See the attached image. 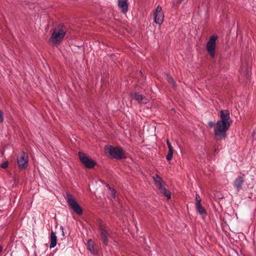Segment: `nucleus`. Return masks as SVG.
<instances>
[{
  "instance_id": "obj_19",
  "label": "nucleus",
  "mask_w": 256,
  "mask_h": 256,
  "mask_svg": "<svg viewBox=\"0 0 256 256\" xmlns=\"http://www.w3.org/2000/svg\"><path fill=\"white\" fill-rule=\"evenodd\" d=\"M173 153H174L173 148L168 149V154L166 156V160H168L170 161V160H172V158Z\"/></svg>"
},
{
  "instance_id": "obj_25",
  "label": "nucleus",
  "mask_w": 256,
  "mask_h": 256,
  "mask_svg": "<svg viewBox=\"0 0 256 256\" xmlns=\"http://www.w3.org/2000/svg\"><path fill=\"white\" fill-rule=\"evenodd\" d=\"M166 144L168 146V149L170 148H172V144L168 140H166Z\"/></svg>"
},
{
  "instance_id": "obj_3",
  "label": "nucleus",
  "mask_w": 256,
  "mask_h": 256,
  "mask_svg": "<svg viewBox=\"0 0 256 256\" xmlns=\"http://www.w3.org/2000/svg\"><path fill=\"white\" fill-rule=\"evenodd\" d=\"M105 150L112 158L120 160L126 158L124 151L120 147L107 145L105 147Z\"/></svg>"
},
{
  "instance_id": "obj_13",
  "label": "nucleus",
  "mask_w": 256,
  "mask_h": 256,
  "mask_svg": "<svg viewBox=\"0 0 256 256\" xmlns=\"http://www.w3.org/2000/svg\"><path fill=\"white\" fill-rule=\"evenodd\" d=\"M131 97L132 99L136 100L138 102H142L144 100V103L146 102V100L145 99L144 97H143L142 95L137 94V93H133L131 94Z\"/></svg>"
},
{
  "instance_id": "obj_28",
  "label": "nucleus",
  "mask_w": 256,
  "mask_h": 256,
  "mask_svg": "<svg viewBox=\"0 0 256 256\" xmlns=\"http://www.w3.org/2000/svg\"><path fill=\"white\" fill-rule=\"evenodd\" d=\"M180 0L181 2H182V1H184V0Z\"/></svg>"
},
{
  "instance_id": "obj_7",
  "label": "nucleus",
  "mask_w": 256,
  "mask_h": 256,
  "mask_svg": "<svg viewBox=\"0 0 256 256\" xmlns=\"http://www.w3.org/2000/svg\"><path fill=\"white\" fill-rule=\"evenodd\" d=\"M154 22L156 24L160 25L164 22V15L162 10V8L158 5L154 12Z\"/></svg>"
},
{
  "instance_id": "obj_5",
  "label": "nucleus",
  "mask_w": 256,
  "mask_h": 256,
  "mask_svg": "<svg viewBox=\"0 0 256 256\" xmlns=\"http://www.w3.org/2000/svg\"><path fill=\"white\" fill-rule=\"evenodd\" d=\"M218 39V36L214 34L211 36L206 44V50L211 57L214 58L215 56L216 41Z\"/></svg>"
},
{
  "instance_id": "obj_1",
  "label": "nucleus",
  "mask_w": 256,
  "mask_h": 256,
  "mask_svg": "<svg viewBox=\"0 0 256 256\" xmlns=\"http://www.w3.org/2000/svg\"><path fill=\"white\" fill-rule=\"evenodd\" d=\"M232 122L228 110H221L220 120L214 126V138L217 141L224 140L226 137V132L229 130Z\"/></svg>"
},
{
  "instance_id": "obj_6",
  "label": "nucleus",
  "mask_w": 256,
  "mask_h": 256,
  "mask_svg": "<svg viewBox=\"0 0 256 256\" xmlns=\"http://www.w3.org/2000/svg\"><path fill=\"white\" fill-rule=\"evenodd\" d=\"M78 156L81 162L88 168H92L96 165L94 160L87 157L83 152H79Z\"/></svg>"
},
{
  "instance_id": "obj_27",
  "label": "nucleus",
  "mask_w": 256,
  "mask_h": 256,
  "mask_svg": "<svg viewBox=\"0 0 256 256\" xmlns=\"http://www.w3.org/2000/svg\"><path fill=\"white\" fill-rule=\"evenodd\" d=\"M2 248L1 246H0V252H2Z\"/></svg>"
},
{
  "instance_id": "obj_12",
  "label": "nucleus",
  "mask_w": 256,
  "mask_h": 256,
  "mask_svg": "<svg viewBox=\"0 0 256 256\" xmlns=\"http://www.w3.org/2000/svg\"><path fill=\"white\" fill-rule=\"evenodd\" d=\"M118 6L124 14H126L128 10V4L125 0H118Z\"/></svg>"
},
{
  "instance_id": "obj_26",
  "label": "nucleus",
  "mask_w": 256,
  "mask_h": 256,
  "mask_svg": "<svg viewBox=\"0 0 256 256\" xmlns=\"http://www.w3.org/2000/svg\"><path fill=\"white\" fill-rule=\"evenodd\" d=\"M60 228L62 230V235L64 236V228H63V227L62 226H60Z\"/></svg>"
},
{
  "instance_id": "obj_20",
  "label": "nucleus",
  "mask_w": 256,
  "mask_h": 256,
  "mask_svg": "<svg viewBox=\"0 0 256 256\" xmlns=\"http://www.w3.org/2000/svg\"><path fill=\"white\" fill-rule=\"evenodd\" d=\"M106 187L108 188L110 191V194L113 198H116V190L112 188L110 185L106 184Z\"/></svg>"
},
{
  "instance_id": "obj_4",
  "label": "nucleus",
  "mask_w": 256,
  "mask_h": 256,
  "mask_svg": "<svg viewBox=\"0 0 256 256\" xmlns=\"http://www.w3.org/2000/svg\"><path fill=\"white\" fill-rule=\"evenodd\" d=\"M67 202L70 208L78 214L80 215L82 213V208L80 205L73 198L72 194L69 193L66 194Z\"/></svg>"
},
{
  "instance_id": "obj_14",
  "label": "nucleus",
  "mask_w": 256,
  "mask_h": 256,
  "mask_svg": "<svg viewBox=\"0 0 256 256\" xmlns=\"http://www.w3.org/2000/svg\"><path fill=\"white\" fill-rule=\"evenodd\" d=\"M57 238L56 234L54 232H51L50 234V248H54L56 244Z\"/></svg>"
},
{
  "instance_id": "obj_10",
  "label": "nucleus",
  "mask_w": 256,
  "mask_h": 256,
  "mask_svg": "<svg viewBox=\"0 0 256 256\" xmlns=\"http://www.w3.org/2000/svg\"><path fill=\"white\" fill-rule=\"evenodd\" d=\"M244 181V177L242 176H238L235 180L234 181L233 186L234 188L236 190L237 192H239L242 188Z\"/></svg>"
},
{
  "instance_id": "obj_21",
  "label": "nucleus",
  "mask_w": 256,
  "mask_h": 256,
  "mask_svg": "<svg viewBox=\"0 0 256 256\" xmlns=\"http://www.w3.org/2000/svg\"><path fill=\"white\" fill-rule=\"evenodd\" d=\"M201 204V198L198 194L196 196V204Z\"/></svg>"
},
{
  "instance_id": "obj_11",
  "label": "nucleus",
  "mask_w": 256,
  "mask_h": 256,
  "mask_svg": "<svg viewBox=\"0 0 256 256\" xmlns=\"http://www.w3.org/2000/svg\"><path fill=\"white\" fill-rule=\"evenodd\" d=\"M153 180L154 181L155 184L158 188L160 190L164 188V186L165 184L164 182L158 174H156L153 176Z\"/></svg>"
},
{
  "instance_id": "obj_9",
  "label": "nucleus",
  "mask_w": 256,
  "mask_h": 256,
  "mask_svg": "<svg viewBox=\"0 0 256 256\" xmlns=\"http://www.w3.org/2000/svg\"><path fill=\"white\" fill-rule=\"evenodd\" d=\"M18 163L20 168H26L28 163V155L27 154L23 152L20 156L18 158Z\"/></svg>"
},
{
  "instance_id": "obj_17",
  "label": "nucleus",
  "mask_w": 256,
  "mask_h": 256,
  "mask_svg": "<svg viewBox=\"0 0 256 256\" xmlns=\"http://www.w3.org/2000/svg\"><path fill=\"white\" fill-rule=\"evenodd\" d=\"M160 190V192L162 193L164 196L168 198V199H170L171 198V194L170 192L167 189H166L164 187L162 188Z\"/></svg>"
},
{
  "instance_id": "obj_23",
  "label": "nucleus",
  "mask_w": 256,
  "mask_h": 256,
  "mask_svg": "<svg viewBox=\"0 0 256 256\" xmlns=\"http://www.w3.org/2000/svg\"><path fill=\"white\" fill-rule=\"evenodd\" d=\"M214 122L212 121L208 122V124H207V126L210 128H212V127L214 128Z\"/></svg>"
},
{
  "instance_id": "obj_16",
  "label": "nucleus",
  "mask_w": 256,
  "mask_h": 256,
  "mask_svg": "<svg viewBox=\"0 0 256 256\" xmlns=\"http://www.w3.org/2000/svg\"><path fill=\"white\" fill-rule=\"evenodd\" d=\"M87 248L88 250L92 254H95L96 251L94 248V242L91 240H89L87 243Z\"/></svg>"
},
{
  "instance_id": "obj_8",
  "label": "nucleus",
  "mask_w": 256,
  "mask_h": 256,
  "mask_svg": "<svg viewBox=\"0 0 256 256\" xmlns=\"http://www.w3.org/2000/svg\"><path fill=\"white\" fill-rule=\"evenodd\" d=\"M99 228L103 244L105 246H108L109 243V239L111 238L105 226L100 225Z\"/></svg>"
},
{
  "instance_id": "obj_15",
  "label": "nucleus",
  "mask_w": 256,
  "mask_h": 256,
  "mask_svg": "<svg viewBox=\"0 0 256 256\" xmlns=\"http://www.w3.org/2000/svg\"><path fill=\"white\" fill-rule=\"evenodd\" d=\"M196 211L202 216H205L206 214V210L202 206L201 204H196Z\"/></svg>"
},
{
  "instance_id": "obj_2",
  "label": "nucleus",
  "mask_w": 256,
  "mask_h": 256,
  "mask_svg": "<svg viewBox=\"0 0 256 256\" xmlns=\"http://www.w3.org/2000/svg\"><path fill=\"white\" fill-rule=\"evenodd\" d=\"M66 28L64 26H59L53 30L50 41L54 45L59 44L66 35Z\"/></svg>"
},
{
  "instance_id": "obj_22",
  "label": "nucleus",
  "mask_w": 256,
  "mask_h": 256,
  "mask_svg": "<svg viewBox=\"0 0 256 256\" xmlns=\"http://www.w3.org/2000/svg\"><path fill=\"white\" fill-rule=\"evenodd\" d=\"M4 114L2 111L0 110V124L2 123L4 121Z\"/></svg>"
},
{
  "instance_id": "obj_24",
  "label": "nucleus",
  "mask_w": 256,
  "mask_h": 256,
  "mask_svg": "<svg viewBox=\"0 0 256 256\" xmlns=\"http://www.w3.org/2000/svg\"><path fill=\"white\" fill-rule=\"evenodd\" d=\"M8 164L7 162H4V163H2L1 165H0V167L3 168H6L8 167Z\"/></svg>"
},
{
  "instance_id": "obj_18",
  "label": "nucleus",
  "mask_w": 256,
  "mask_h": 256,
  "mask_svg": "<svg viewBox=\"0 0 256 256\" xmlns=\"http://www.w3.org/2000/svg\"><path fill=\"white\" fill-rule=\"evenodd\" d=\"M166 79L168 82L173 87H176V83L170 76L169 74H166Z\"/></svg>"
}]
</instances>
